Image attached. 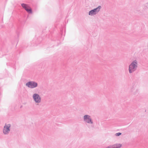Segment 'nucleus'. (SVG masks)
<instances>
[{
    "instance_id": "1",
    "label": "nucleus",
    "mask_w": 148,
    "mask_h": 148,
    "mask_svg": "<svg viewBox=\"0 0 148 148\" xmlns=\"http://www.w3.org/2000/svg\"><path fill=\"white\" fill-rule=\"evenodd\" d=\"M137 62L135 60L129 66V70L130 73H132L135 70L137 67Z\"/></svg>"
},
{
    "instance_id": "2",
    "label": "nucleus",
    "mask_w": 148,
    "mask_h": 148,
    "mask_svg": "<svg viewBox=\"0 0 148 148\" xmlns=\"http://www.w3.org/2000/svg\"><path fill=\"white\" fill-rule=\"evenodd\" d=\"M26 85L29 88H33L37 86V84L36 82H31L27 83Z\"/></svg>"
},
{
    "instance_id": "3",
    "label": "nucleus",
    "mask_w": 148,
    "mask_h": 148,
    "mask_svg": "<svg viewBox=\"0 0 148 148\" xmlns=\"http://www.w3.org/2000/svg\"><path fill=\"white\" fill-rule=\"evenodd\" d=\"M22 7L29 13H31L32 10L31 8L28 5L25 4H21Z\"/></svg>"
},
{
    "instance_id": "4",
    "label": "nucleus",
    "mask_w": 148,
    "mask_h": 148,
    "mask_svg": "<svg viewBox=\"0 0 148 148\" xmlns=\"http://www.w3.org/2000/svg\"><path fill=\"white\" fill-rule=\"evenodd\" d=\"M10 126V124H5L3 130V132L5 134H7L10 131L9 128Z\"/></svg>"
},
{
    "instance_id": "5",
    "label": "nucleus",
    "mask_w": 148,
    "mask_h": 148,
    "mask_svg": "<svg viewBox=\"0 0 148 148\" xmlns=\"http://www.w3.org/2000/svg\"><path fill=\"white\" fill-rule=\"evenodd\" d=\"M101 8V7L100 6H99L98 8L95 9L94 10L90 11L89 12V15H92L93 14H95L97 13L98 12L100 9V8Z\"/></svg>"
},
{
    "instance_id": "6",
    "label": "nucleus",
    "mask_w": 148,
    "mask_h": 148,
    "mask_svg": "<svg viewBox=\"0 0 148 148\" xmlns=\"http://www.w3.org/2000/svg\"><path fill=\"white\" fill-rule=\"evenodd\" d=\"M33 97L36 102H40V98L37 94H34L33 95Z\"/></svg>"
},
{
    "instance_id": "7",
    "label": "nucleus",
    "mask_w": 148,
    "mask_h": 148,
    "mask_svg": "<svg viewBox=\"0 0 148 148\" xmlns=\"http://www.w3.org/2000/svg\"><path fill=\"white\" fill-rule=\"evenodd\" d=\"M84 119L86 122L88 123H92L91 119L90 118V116L89 115H86L84 116Z\"/></svg>"
},
{
    "instance_id": "8",
    "label": "nucleus",
    "mask_w": 148,
    "mask_h": 148,
    "mask_svg": "<svg viewBox=\"0 0 148 148\" xmlns=\"http://www.w3.org/2000/svg\"><path fill=\"white\" fill-rule=\"evenodd\" d=\"M121 147L122 145L121 144L117 143L108 146L106 148H120Z\"/></svg>"
},
{
    "instance_id": "9",
    "label": "nucleus",
    "mask_w": 148,
    "mask_h": 148,
    "mask_svg": "<svg viewBox=\"0 0 148 148\" xmlns=\"http://www.w3.org/2000/svg\"><path fill=\"white\" fill-rule=\"evenodd\" d=\"M121 134V133H117L116 134V135L117 136H119Z\"/></svg>"
}]
</instances>
